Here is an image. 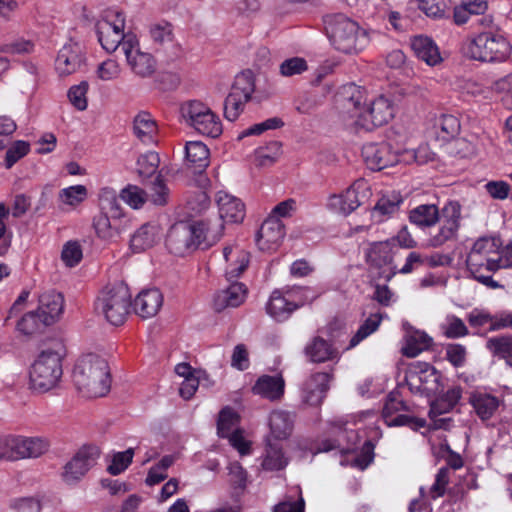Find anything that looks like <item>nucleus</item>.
Returning <instances> with one entry per match:
<instances>
[{"label":"nucleus","instance_id":"412c9836","mask_svg":"<svg viewBox=\"0 0 512 512\" xmlns=\"http://www.w3.org/2000/svg\"><path fill=\"white\" fill-rule=\"evenodd\" d=\"M438 378V373L433 366L421 363L410 370L407 375V384L412 392H430L436 388Z\"/></svg>","mask_w":512,"mask_h":512},{"label":"nucleus","instance_id":"aec40b11","mask_svg":"<svg viewBox=\"0 0 512 512\" xmlns=\"http://www.w3.org/2000/svg\"><path fill=\"white\" fill-rule=\"evenodd\" d=\"M362 156L371 170H382L397 163L396 154L386 143H369L363 146Z\"/></svg>","mask_w":512,"mask_h":512},{"label":"nucleus","instance_id":"473e14b6","mask_svg":"<svg viewBox=\"0 0 512 512\" xmlns=\"http://www.w3.org/2000/svg\"><path fill=\"white\" fill-rule=\"evenodd\" d=\"M294 311L282 289H276L271 293L266 304V312L271 318L277 322H284Z\"/></svg>","mask_w":512,"mask_h":512},{"label":"nucleus","instance_id":"ea45409f","mask_svg":"<svg viewBox=\"0 0 512 512\" xmlns=\"http://www.w3.org/2000/svg\"><path fill=\"white\" fill-rule=\"evenodd\" d=\"M441 217L439 209L434 204H422L413 208L409 213L411 223L421 228L435 225Z\"/></svg>","mask_w":512,"mask_h":512},{"label":"nucleus","instance_id":"72a5a7b5","mask_svg":"<svg viewBox=\"0 0 512 512\" xmlns=\"http://www.w3.org/2000/svg\"><path fill=\"white\" fill-rule=\"evenodd\" d=\"M50 448V442L45 437H27L19 435V460L35 459L44 455Z\"/></svg>","mask_w":512,"mask_h":512},{"label":"nucleus","instance_id":"c85d7f7f","mask_svg":"<svg viewBox=\"0 0 512 512\" xmlns=\"http://www.w3.org/2000/svg\"><path fill=\"white\" fill-rule=\"evenodd\" d=\"M294 418L290 412L274 410L269 415L270 435L267 438L274 440L287 439L293 430Z\"/></svg>","mask_w":512,"mask_h":512},{"label":"nucleus","instance_id":"9d476101","mask_svg":"<svg viewBox=\"0 0 512 512\" xmlns=\"http://www.w3.org/2000/svg\"><path fill=\"white\" fill-rule=\"evenodd\" d=\"M365 91L353 83L343 85L336 95V109L340 119L350 127L356 128V121L364 111Z\"/></svg>","mask_w":512,"mask_h":512},{"label":"nucleus","instance_id":"f704fd0d","mask_svg":"<svg viewBox=\"0 0 512 512\" xmlns=\"http://www.w3.org/2000/svg\"><path fill=\"white\" fill-rule=\"evenodd\" d=\"M161 238L160 227L157 224H144L132 236L130 246L135 252L151 248Z\"/></svg>","mask_w":512,"mask_h":512},{"label":"nucleus","instance_id":"7c9ffc66","mask_svg":"<svg viewBox=\"0 0 512 512\" xmlns=\"http://www.w3.org/2000/svg\"><path fill=\"white\" fill-rule=\"evenodd\" d=\"M285 381L281 375H263L253 386V392L269 400H278L284 394Z\"/></svg>","mask_w":512,"mask_h":512},{"label":"nucleus","instance_id":"20e7f679","mask_svg":"<svg viewBox=\"0 0 512 512\" xmlns=\"http://www.w3.org/2000/svg\"><path fill=\"white\" fill-rule=\"evenodd\" d=\"M62 347H48L41 350L28 370L29 389L35 393L43 394L59 386L63 375Z\"/></svg>","mask_w":512,"mask_h":512},{"label":"nucleus","instance_id":"864d4df0","mask_svg":"<svg viewBox=\"0 0 512 512\" xmlns=\"http://www.w3.org/2000/svg\"><path fill=\"white\" fill-rule=\"evenodd\" d=\"M282 291H284L291 307H293L295 311L315 298L311 290L307 287H285L282 288Z\"/></svg>","mask_w":512,"mask_h":512},{"label":"nucleus","instance_id":"393cba45","mask_svg":"<svg viewBox=\"0 0 512 512\" xmlns=\"http://www.w3.org/2000/svg\"><path fill=\"white\" fill-rule=\"evenodd\" d=\"M223 258L226 262L225 274L228 279L239 277L249 264L248 252L236 245L224 247Z\"/></svg>","mask_w":512,"mask_h":512},{"label":"nucleus","instance_id":"4c0bfd02","mask_svg":"<svg viewBox=\"0 0 512 512\" xmlns=\"http://www.w3.org/2000/svg\"><path fill=\"white\" fill-rule=\"evenodd\" d=\"M305 354L311 362L322 363L337 357V351L325 339L313 338L305 347Z\"/></svg>","mask_w":512,"mask_h":512},{"label":"nucleus","instance_id":"a19ab883","mask_svg":"<svg viewBox=\"0 0 512 512\" xmlns=\"http://www.w3.org/2000/svg\"><path fill=\"white\" fill-rule=\"evenodd\" d=\"M469 401L482 420L491 418L500 404L497 397L483 392L473 393Z\"/></svg>","mask_w":512,"mask_h":512},{"label":"nucleus","instance_id":"37998d69","mask_svg":"<svg viewBox=\"0 0 512 512\" xmlns=\"http://www.w3.org/2000/svg\"><path fill=\"white\" fill-rule=\"evenodd\" d=\"M100 213L112 216L114 219L123 220L120 200L112 188H102L99 192Z\"/></svg>","mask_w":512,"mask_h":512},{"label":"nucleus","instance_id":"c9c22d12","mask_svg":"<svg viewBox=\"0 0 512 512\" xmlns=\"http://www.w3.org/2000/svg\"><path fill=\"white\" fill-rule=\"evenodd\" d=\"M93 227L98 237L103 240H113L125 229L124 220L114 219L103 213L94 217Z\"/></svg>","mask_w":512,"mask_h":512},{"label":"nucleus","instance_id":"5fc2aeb1","mask_svg":"<svg viewBox=\"0 0 512 512\" xmlns=\"http://www.w3.org/2000/svg\"><path fill=\"white\" fill-rule=\"evenodd\" d=\"M308 70V62L305 58L294 56L283 60L279 65V74L282 77L301 75Z\"/></svg>","mask_w":512,"mask_h":512},{"label":"nucleus","instance_id":"603ef678","mask_svg":"<svg viewBox=\"0 0 512 512\" xmlns=\"http://www.w3.org/2000/svg\"><path fill=\"white\" fill-rule=\"evenodd\" d=\"M88 195L87 188L84 185H73L63 188L59 192V200L62 204L76 207L81 204Z\"/></svg>","mask_w":512,"mask_h":512},{"label":"nucleus","instance_id":"69168bd1","mask_svg":"<svg viewBox=\"0 0 512 512\" xmlns=\"http://www.w3.org/2000/svg\"><path fill=\"white\" fill-rule=\"evenodd\" d=\"M122 68L114 59H107L97 67L96 74L102 81H114L120 77Z\"/></svg>","mask_w":512,"mask_h":512},{"label":"nucleus","instance_id":"0e129e2a","mask_svg":"<svg viewBox=\"0 0 512 512\" xmlns=\"http://www.w3.org/2000/svg\"><path fill=\"white\" fill-rule=\"evenodd\" d=\"M83 257L81 245L78 241H68L64 244L61 259L67 267L76 266Z\"/></svg>","mask_w":512,"mask_h":512},{"label":"nucleus","instance_id":"f3484780","mask_svg":"<svg viewBox=\"0 0 512 512\" xmlns=\"http://www.w3.org/2000/svg\"><path fill=\"white\" fill-rule=\"evenodd\" d=\"M82 47L76 42H68L58 51L55 59V71L60 77L69 76L80 70L84 64Z\"/></svg>","mask_w":512,"mask_h":512},{"label":"nucleus","instance_id":"dca6fc26","mask_svg":"<svg viewBox=\"0 0 512 512\" xmlns=\"http://www.w3.org/2000/svg\"><path fill=\"white\" fill-rule=\"evenodd\" d=\"M408 407L397 393H390L383 407L382 416L388 426H410L415 429L422 428L426 421L421 418H414L404 414H397L407 411Z\"/></svg>","mask_w":512,"mask_h":512},{"label":"nucleus","instance_id":"bf43d9fd","mask_svg":"<svg viewBox=\"0 0 512 512\" xmlns=\"http://www.w3.org/2000/svg\"><path fill=\"white\" fill-rule=\"evenodd\" d=\"M250 99H244L236 93L230 92L224 102V116L229 121L236 120Z\"/></svg>","mask_w":512,"mask_h":512},{"label":"nucleus","instance_id":"39448f33","mask_svg":"<svg viewBox=\"0 0 512 512\" xmlns=\"http://www.w3.org/2000/svg\"><path fill=\"white\" fill-rule=\"evenodd\" d=\"M464 54L484 63H503L512 53V45L500 31H484L468 39L463 46Z\"/></svg>","mask_w":512,"mask_h":512},{"label":"nucleus","instance_id":"2f4dec72","mask_svg":"<svg viewBox=\"0 0 512 512\" xmlns=\"http://www.w3.org/2000/svg\"><path fill=\"white\" fill-rule=\"evenodd\" d=\"M411 48L415 55L429 66H435L442 61L437 45L429 37L415 36L411 40Z\"/></svg>","mask_w":512,"mask_h":512},{"label":"nucleus","instance_id":"4be33fe9","mask_svg":"<svg viewBox=\"0 0 512 512\" xmlns=\"http://www.w3.org/2000/svg\"><path fill=\"white\" fill-rule=\"evenodd\" d=\"M216 203L220 218L227 223H239L245 217V206L243 202L225 192L219 191L216 194Z\"/></svg>","mask_w":512,"mask_h":512},{"label":"nucleus","instance_id":"c03bdc74","mask_svg":"<svg viewBox=\"0 0 512 512\" xmlns=\"http://www.w3.org/2000/svg\"><path fill=\"white\" fill-rule=\"evenodd\" d=\"M402 203L401 196L397 193L383 195L376 203L372 215L378 221H384L399 210Z\"/></svg>","mask_w":512,"mask_h":512},{"label":"nucleus","instance_id":"58836bf2","mask_svg":"<svg viewBox=\"0 0 512 512\" xmlns=\"http://www.w3.org/2000/svg\"><path fill=\"white\" fill-rule=\"evenodd\" d=\"M462 397V389L459 386L452 387L445 394L431 403L429 417L433 419L450 412Z\"/></svg>","mask_w":512,"mask_h":512},{"label":"nucleus","instance_id":"cd10ccee","mask_svg":"<svg viewBox=\"0 0 512 512\" xmlns=\"http://www.w3.org/2000/svg\"><path fill=\"white\" fill-rule=\"evenodd\" d=\"M393 255V239L372 242L365 250L367 263L376 268L390 265L393 260Z\"/></svg>","mask_w":512,"mask_h":512},{"label":"nucleus","instance_id":"de8ad7c7","mask_svg":"<svg viewBox=\"0 0 512 512\" xmlns=\"http://www.w3.org/2000/svg\"><path fill=\"white\" fill-rule=\"evenodd\" d=\"M49 325L50 322L37 311L25 314L17 323V329L25 335H32Z\"/></svg>","mask_w":512,"mask_h":512},{"label":"nucleus","instance_id":"09e8293b","mask_svg":"<svg viewBox=\"0 0 512 512\" xmlns=\"http://www.w3.org/2000/svg\"><path fill=\"white\" fill-rule=\"evenodd\" d=\"M19 460V435H0V461L14 462Z\"/></svg>","mask_w":512,"mask_h":512},{"label":"nucleus","instance_id":"f257e3e1","mask_svg":"<svg viewBox=\"0 0 512 512\" xmlns=\"http://www.w3.org/2000/svg\"><path fill=\"white\" fill-rule=\"evenodd\" d=\"M223 228L218 222L176 223L168 231L166 246L171 253L179 256L196 249L206 250L221 239Z\"/></svg>","mask_w":512,"mask_h":512},{"label":"nucleus","instance_id":"e2e57ef3","mask_svg":"<svg viewBox=\"0 0 512 512\" xmlns=\"http://www.w3.org/2000/svg\"><path fill=\"white\" fill-rule=\"evenodd\" d=\"M160 159L156 152L149 151L137 159V172L140 176L153 175L159 165Z\"/></svg>","mask_w":512,"mask_h":512},{"label":"nucleus","instance_id":"8fccbe9b","mask_svg":"<svg viewBox=\"0 0 512 512\" xmlns=\"http://www.w3.org/2000/svg\"><path fill=\"white\" fill-rule=\"evenodd\" d=\"M440 327L444 336L449 339L462 338L469 334V330L464 321L452 314L446 316Z\"/></svg>","mask_w":512,"mask_h":512},{"label":"nucleus","instance_id":"c756f323","mask_svg":"<svg viewBox=\"0 0 512 512\" xmlns=\"http://www.w3.org/2000/svg\"><path fill=\"white\" fill-rule=\"evenodd\" d=\"M64 309V298L61 293L49 290L39 297L38 312L44 316L50 324L59 319Z\"/></svg>","mask_w":512,"mask_h":512},{"label":"nucleus","instance_id":"6e6552de","mask_svg":"<svg viewBox=\"0 0 512 512\" xmlns=\"http://www.w3.org/2000/svg\"><path fill=\"white\" fill-rule=\"evenodd\" d=\"M183 122L198 133L211 138L222 134V123L206 104L193 100L182 104L180 108Z\"/></svg>","mask_w":512,"mask_h":512},{"label":"nucleus","instance_id":"ddd939ff","mask_svg":"<svg viewBox=\"0 0 512 512\" xmlns=\"http://www.w3.org/2000/svg\"><path fill=\"white\" fill-rule=\"evenodd\" d=\"M461 206L456 201H450L441 210L440 226L437 232L429 237L427 246L438 248L456 238L460 228Z\"/></svg>","mask_w":512,"mask_h":512},{"label":"nucleus","instance_id":"b1692460","mask_svg":"<svg viewBox=\"0 0 512 512\" xmlns=\"http://www.w3.org/2000/svg\"><path fill=\"white\" fill-rule=\"evenodd\" d=\"M246 296V286L243 283L235 282L215 294L213 305L217 311L236 308L244 303Z\"/></svg>","mask_w":512,"mask_h":512},{"label":"nucleus","instance_id":"a18cd8bd","mask_svg":"<svg viewBox=\"0 0 512 512\" xmlns=\"http://www.w3.org/2000/svg\"><path fill=\"white\" fill-rule=\"evenodd\" d=\"M287 458L282 452V448L277 443L267 438V448L262 461V467L265 470L275 471L283 469L287 465Z\"/></svg>","mask_w":512,"mask_h":512},{"label":"nucleus","instance_id":"3c124183","mask_svg":"<svg viewBox=\"0 0 512 512\" xmlns=\"http://www.w3.org/2000/svg\"><path fill=\"white\" fill-rule=\"evenodd\" d=\"M239 416L230 407H226L219 413L217 422V433L220 437H228L231 432L238 428Z\"/></svg>","mask_w":512,"mask_h":512},{"label":"nucleus","instance_id":"79ce46f5","mask_svg":"<svg viewBox=\"0 0 512 512\" xmlns=\"http://www.w3.org/2000/svg\"><path fill=\"white\" fill-rule=\"evenodd\" d=\"M486 348L492 356L505 360L512 368V335H500L489 338Z\"/></svg>","mask_w":512,"mask_h":512},{"label":"nucleus","instance_id":"13d9d810","mask_svg":"<svg viewBox=\"0 0 512 512\" xmlns=\"http://www.w3.org/2000/svg\"><path fill=\"white\" fill-rule=\"evenodd\" d=\"M149 35L153 43L159 46L171 43L174 38L172 26L168 22L151 25Z\"/></svg>","mask_w":512,"mask_h":512},{"label":"nucleus","instance_id":"a211bd4d","mask_svg":"<svg viewBox=\"0 0 512 512\" xmlns=\"http://www.w3.org/2000/svg\"><path fill=\"white\" fill-rule=\"evenodd\" d=\"M285 237V228L281 220L268 217L260 227L256 243L260 250L272 252L279 248Z\"/></svg>","mask_w":512,"mask_h":512},{"label":"nucleus","instance_id":"4d7b16f0","mask_svg":"<svg viewBox=\"0 0 512 512\" xmlns=\"http://www.w3.org/2000/svg\"><path fill=\"white\" fill-rule=\"evenodd\" d=\"M120 198L133 209H139L148 200L147 192L136 185H128L122 189Z\"/></svg>","mask_w":512,"mask_h":512},{"label":"nucleus","instance_id":"5701e85b","mask_svg":"<svg viewBox=\"0 0 512 512\" xmlns=\"http://www.w3.org/2000/svg\"><path fill=\"white\" fill-rule=\"evenodd\" d=\"M162 304L163 296L158 289H145L134 299L133 310L141 318H151L159 312Z\"/></svg>","mask_w":512,"mask_h":512},{"label":"nucleus","instance_id":"6e6d98bb","mask_svg":"<svg viewBox=\"0 0 512 512\" xmlns=\"http://www.w3.org/2000/svg\"><path fill=\"white\" fill-rule=\"evenodd\" d=\"M255 90L253 75L250 71L238 74L231 88L232 93L242 96L244 99H250Z\"/></svg>","mask_w":512,"mask_h":512},{"label":"nucleus","instance_id":"f8f14e48","mask_svg":"<svg viewBox=\"0 0 512 512\" xmlns=\"http://www.w3.org/2000/svg\"><path fill=\"white\" fill-rule=\"evenodd\" d=\"M122 51L125 55L127 66L131 72L139 78H151L157 71V60L149 53L140 49V44L135 35H129L122 43Z\"/></svg>","mask_w":512,"mask_h":512},{"label":"nucleus","instance_id":"a878e982","mask_svg":"<svg viewBox=\"0 0 512 512\" xmlns=\"http://www.w3.org/2000/svg\"><path fill=\"white\" fill-rule=\"evenodd\" d=\"M133 134L143 144L151 145L157 142L158 126L149 112L140 111L135 115Z\"/></svg>","mask_w":512,"mask_h":512},{"label":"nucleus","instance_id":"7ed1b4c3","mask_svg":"<svg viewBox=\"0 0 512 512\" xmlns=\"http://www.w3.org/2000/svg\"><path fill=\"white\" fill-rule=\"evenodd\" d=\"M324 24L331 45L338 52L356 55L370 43L369 31L344 14L328 15Z\"/></svg>","mask_w":512,"mask_h":512},{"label":"nucleus","instance_id":"423d86ee","mask_svg":"<svg viewBox=\"0 0 512 512\" xmlns=\"http://www.w3.org/2000/svg\"><path fill=\"white\" fill-rule=\"evenodd\" d=\"M497 250V238L482 237L475 241L466 259V266L472 277L492 289L501 287L492 278V273L499 270Z\"/></svg>","mask_w":512,"mask_h":512},{"label":"nucleus","instance_id":"0eeeda50","mask_svg":"<svg viewBox=\"0 0 512 512\" xmlns=\"http://www.w3.org/2000/svg\"><path fill=\"white\" fill-rule=\"evenodd\" d=\"M131 307V294L122 282L106 286L98 295L95 310L112 325L124 323Z\"/></svg>","mask_w":512,"mask_h":512},{"label":"nucleus","instance_id":"052dcab7","mask_svg":"<svg viewBox=\"0 0 512 512\" xmlns=\"http://www.w3.org/2000/svg\"><path fill=\"white\" fill-rule=\"evenodd\" d=\"M133 457V448H128L125 451L115 453L112 457L111 463L107 467L108 473L113 476L121 474L131 464Z\"/></svg>","mask_w":512,"mask_h":512},{"label":"nucleus","instance_id":"6ab92c4d","mask_svg":"<svg viewBox=\"0 0 512 512\" xmlns=\"http://www.w3.org/2000/svg\"><path fill=\"white\" fill-rule=\"evenodd\" d=\"M332 376L327 372H317L310 375L302 387V399L311 406L320 405L329 389Z\"/></svg>","mask_w":512,"mask_h":512},{"label":"nucleus","instance_id":"774afa93","mask_svg":"<svg viewBox=\"0 0 512 512\" xmlns=\"http://www.w3.org/2000/svg\"><path fill=\"white\" fill-rule=\"evenodd\" d=\"M148 200L154 205L163 206L168 202L169 189L160 179H156L147 192Z\"/></svg>","mask_w":512,"mask_h":512},{"label":"nucleus","instance_id":"4468645a","mask_svg":"<svg viewBox=\"0 0 512 512\" xmlns=\"http://www.w3.org/2000/svg\"><path fill=\"white\" fill-rule=\"evenodd\" d=\"M395 108L393 102L381 95L364 107L362 117L356 121V129L371 131L375 127L387 124L393 117Z\"/></svg>","mask_w":512,"mask_h":512},{"label":"nucleus","instance_id":"f03ea898","mask_svg":"<svg viewBox=\"0 0 512 512\" xmlns=\"http://www.w3.org/2000/svg\"><path fill=\"white\" fill-rule=\"evenodd\" d=\"M73 381L84 397L105 396L111 387L110 368L107 360L93 353L81 356L73 369Z\"/></svg>","mask_w":512,"mask_h":512},{"label":"nucleus","instance_id":"680f3d73","mask_svg":"<svg viewBox=\"0 0 512 512\" xmlns=\"http://www.w3.org/2000/svg\"><path fill=\"white\" fill-rule=\"evenodd\" d=\"M88 89V82L82 81L80 84L74 85L68 90L67 96L70 103L79 111H84L88 106Z\"/></svg>","mask_w":512,"mask_h":512},{"label":"nucleus","instance_id":"bb28decb","mask_svg":"<svg viewBox=\"0 0 512 512\" xmlns=\"http://www.w3.org/2000/svg\"><path fill=\"white\" fill-rule=\"evenodd\" d=\"M210 163V151L201 141H188L185 145V164L195 173L204 171Z\"/></svg>","mask_w":512,"mask_h":512},{"label":"nucleus","instance_id":"338daca9","mask_svg":"<svg viewBox=\"0 0 512 512\" xmlns=\"http://www.w3.org/2000/svg\"><path fill=\"white\" fill-rule=\"evenodd\" d=\"M436 126L440 128L444 139L453 138L460 131V122L453 115H441L436 121Z\"/></svg>","mask_w":512,"mask_h":512},{"label":"nucleus","instance_id":"9b49d317","mask_svg":"<svg viewBox=\"0 0 512 512\" xmlns=\"http://www.w3.org/2000/svg\"><path fill=\"white\" fill-rule=\"evenodd\" d=\"M370 196V189L366 181L356 180L345 191L332 194L327 198L326 207L329 211L347 216L360 207Z\"/></svg>","mask_w":512,"mask_h":512},{"label":"nucleus","instance_id":"e433bc0d","mask_svg":"<svg viewBox=\"0 0 512 512\" xmlns=\"http://www.w3.org/2000/svg\"><path fill=\"white\" fill-rule=\"evenodd\" d=\"M432 345V338L424 331L407 330L405 336V344L402 347V352L407 357H416L424 350H427Z\"/></svg>","mask_w":512,"mask_h":512},{"label":"nucleus","instance_id":"2eb2a0df","mask_svg":"<svg viewBox=\"0 0 512 512\" xmlns=\"http://www.w3.org/2000/svg\"><path fill=\"white\" fill-rule=\"evenodd\" d=\"M100 451L96 446H83L64 466L62 477L68 484L79 481L95 464Z\"/></svg>","mask_w":512,"mask_h":512},{"label":"nucleus","instance_id":"1a4fd4ad","mask_svg":"<svg viewBox=\"0 0 512 512\" xmlns=\"http://www.w3.org/2000/svg\"><path fill=\"white\" fill-rule=\"evenodd\" d=\"M125 17L115 9L104 11L95 24L98 41L109 53L114 52L130 34H124Z\"/></svg>","mask_w":512,"mask_h":512},{"label":"nucleus","instance_id":"49530a36","mask_svg":"<svg viewBox=\"0 0 512 512\" xmlns=\"http://www.w3.org/2000/svg\"><path fill=\"white\" fill-rule=\"evenodd\" d=\"M383 315L381 313L371 314L357 329L351 337L347 349H352L376 332L382 322Z\"/></svg>","mask_w":512,"mask_h":512}]
</instances>
